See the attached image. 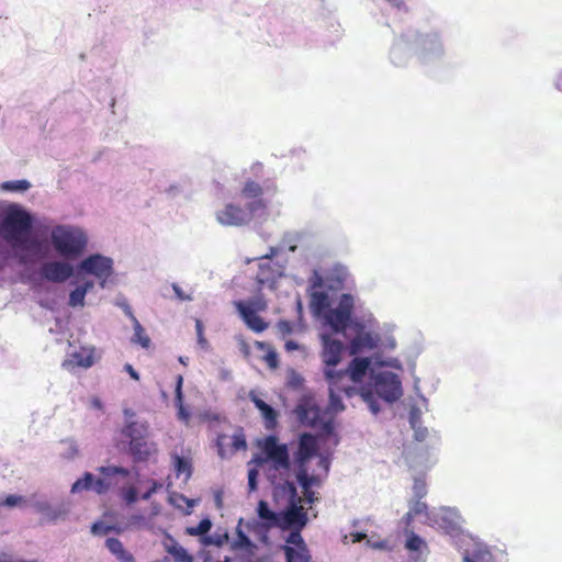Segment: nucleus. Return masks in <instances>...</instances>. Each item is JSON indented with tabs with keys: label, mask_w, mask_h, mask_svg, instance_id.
<instances>
[{
	"label": "nucleus",
	"mask_w": 562,
	"mask_h": 562,
	"mask_svg": "<svg viewBox=\"0 0 562 562\" xmlns=\"http://www.w3.org/2000/svg\"><path fill=\"white\" fill-rule=\"evenodd\" d=\"M102 477L94 479L90 472H86L82 479L77 480L72 486V493L93 490L97 494H105L112 486L117 484L115 477H127L130 470L123 467L108 465L98 469Z\"/></svg>",
	"instance_id": "f257e3e1"
},
{
	"label": "nucleus",
	"mask_w": 562,
	"mask_h": 562,
	"mask_svg": "<svg viewBox=\"0 0 562 562\" xmlns=\"http://www.w3.org/2000/svg\"><path fill=\"white\" fill-rule=\"evenodd\" d=\"M50 237L56 251L66 258L80 256L87 246L83 232L72 226L57 225L52 231Z\"/></svg>",
	"instance_id": "f03ea898"
},
{
	"label": "nucleus",
	"mask_w": 562,
	"mask_h": 562,
	"mask_svg": "<svg viewBox=\"0 0 562 562\" xmlns=\"http://www.w3.org/2000/svg\"><path fill=\"white\" fill-rule=\"evenodd\" d=\"M123 435L130 439L128 450L134 462H145L157 453L156 443L148 439V427L137 422L128 423Z\"/></svg>",
	"instance_id": "7ed1b4c3"
},
{
	"label": "nucleus",
	"mask_w": 562,
	"mask_h": 562,
	"mask_svg": "<svg viewBox=\"0 0 562 562\" xmlns=\"http://www.w3.org/2000/svg\"><path fill=\"white\" fill-rule=\"evenodd\" d=\"M282 490L289 495V505L279 513L278 527L282 530L291 528L304 529L308 522L307 512L302 506V498L297 495L296 486L293 482L285 481Z\"/></svg>",
	"instance_id": "20e7f679"
},
{
	"label": "nucleus",
	"mask_w": 562,
	"mask_h": 562,
	"mask_svg": "<svg viewBox=\"0 0 562 562\" xmlns=\"http://www.w3.org/2000/svg\"><path fill=\"white\" fill-rule=\"evenodd\" d=\"M324 375L329 387V407L335 412H341L345 406L341 395L352 397L358 393L356 383L351 382L348 371L324 368Z\"/></svg>",
	"instance_id": "39448f33"
},
{
	"label": "nucleus",
	"mask_w": 562,
	"mask_h": 562,
	"mask_svg": "<svg viewBox=\"0 0 562 562\" xmlns=\"http://www.w3.org/2000/svg\"><path fill=\"white\" fill-rule=\"evenodd\" d=\"M267 203L263 200L250 201L245 207L228 203L216 213V220L224 226L248 225L258 211H265Z\"/></svg>",
	"instance_id": "423d86ee"
},
{
	"label": "nucleus",
	"mask_w": 562,
	"mask_h": 562,
	"mask_svg": "<svg viewBox=\"0 0 562 562\" xmlns=\"http://www.w3.org/2000/svg\"><path fill=\"white\" fill-rule=\"evenodd\" d=\"M5 238L16 245H24L22 236L32 228L31 215L22 209H11L3 218Z\"/></svg>",
	"instance_id": "0eeeda50"
},
{
	"label": "nucleus",
	"mask_w": 562,
	"mask_h": 562,
	"mask_svg": "<svg viewBox=\"0 0 562 562\" xmlns=\"http://www.w3.org/2000/svg\"><path fill=\"white\" fill-rule=\"evenodd\" d=\"M353 307L352 295L345 293L340 296L337 307L327 308L323 317L333 331L341 334L350 325Z\"/></svg>",
	"instance_id": "6e6552de"
},
{
	"label": "nucleus",
	"mask_w": 562,
	"mask_h": 562,
	"mask_svg": "<svg viewBox=\"0 0 562 562\" xmlns=\"http://www.w3.org/2000/svg\"><path fill=\"white\" fill-rule=\"evenodd\" d=\"M295 414L300 423L305 426L324 428L326 425L324 420L325 413L316 404L313 397H302L295 407Z\"/></svg>",
	"instance_id": "1a4fd4ad"
},
{
	"label": "nucleus",
	"mask_w": 562,
	"mask_h": 562,
	"mask_svg": "<svg viewBox=\"0 0 562 562\" xmlns=\"http://www.w3.org/2000/svg\"><path fill=\"white\" fill-rule=\"evenodd\" d=\"M375 394L389 403L397 401L402 395L398 376L392 372H381L374 378Z\"/></svg>",
	"instance_id": "9d476101"
},
{
	"label": "nucleus",
	"mask_w": 562,
	"mask_h": 562,
	"mask_svg": "<svg viewBox=\"0 0 562 562\" xmlns=\"http://www.w3.org/2000/svg\"><path fill=\"white\" fill-rule=\"evenodd\" d=\"M83 272L94 276L100 280L101 288L105 286L106 280L113 273V261L102 255H91L83 259L79 266Z\"/></svg>",
	"instance_id": "9b49d317"
},
{
	"label": "nucleus",
	"mask_w": 562,
	"mask_h": 562,
	"mask_svg": "<svg viewBox=\"0 0 562 562\" xmlns=\"http://www.w3.org/2000/svg\"><path fill=\"white\" fill-rule=\"evenodd\" d=\"M236 310L238 311L241 319L245 324L255 333H262L268 328V323H266L262 317L257 314V311H262L266 308V303L261 301L257 302H244L237 301L235 302Z\"/></svg>",
	"instance_id": "f8f14e48"
},
{
	"label": "nucleus",
	"mask_w": 562,
	"mask_h": 562,
	"mask_svg": "<svg viewBox=\"0 0 562 562\" xmlns=\"http://www.w3.org/2000/svg\"><path fill=\"white\" fill-rule=\"evenodd\" d=\"M263 452L267 458L272 461L276 470H289L290 469V457L288 447L285 445H279L278 439L274 436L266 438L263 443Z\"/></svg>",
	"instance_id": "ddd939ff"
},
{
	"label": "nucleus",
	"mask_w": 562,
	"mask_h": 562,
	"mask_svg": "<svg viewBox=\"0 0 562 562\" xmlns=\"http://www.w3.org/2000/svg\"><path fill=\"white\" fill-rule=\"evenodd\" d=\"M317 441L312 434L304 432L300 436L297 450L294 453V461L297 465V471L308 470L306 463L317 453Z\"/></svg>",
	"instance_id": "4468645a"
},
{
	"label": "nucleus",
	"mask_w": 562,
	"mask_h": 562,
	"mask_svg": "<svg viewBox=\"0 0 562 562\" xmlns=\"http://www.w3.org/2000/svg\"><path fill=\"white\" fill-rule=\"evenodd\" d=\"M321 339L323 345L321 353L323 363L325 364V368L334 369L341 360L344 345L340 340L333 339L327 334H323Z\"/></svg>",
	"instance_id": "2eb2a0df"
},
{
	"label": "nucleus",
	"mask_w": 562,
	"mask_h": 562,
	"mask_svg": "<svg viewBox=\"0 0 562 562\" xmlns=\"http://www.w3.org/2000/svg\"><path fill=\"white\" fill-rule=\"evenodd\" d=\"M41 273L48 281L60 283L72 276L74 269L67 262L50 261L42 266Z\"/></svg>",
	"instance_id": "dca6fc26"
},
{
	"label": "nucleus",
	"mask_w": 562,
	"mask_h": 562,
	"mask_svg": "<svg viewBox=\"0 0 562 562\" xmlns=\"http://www.w3.org/2000/svg\"><path fill=\"white\" fill-rule=\"evenodd\" d=\"M95 349L94 348H81L79 351H76L70 355V359L65 360L63 367L65 368H74L80 367L88 369L92 367L95 362Z\"/></svg>",
	"instance_id": "f3484780"
},
{
	"label": "nucleus",
	"mask_w": 562,
	"mask_h": 562,
	"mask_svg": "<svg viewBox=\"0 0 562 562\" xmlns=\"http://www.w3.org/2000/svg\"><path fill=\"white\" fill-rule=\"evenodd\" d=\"M281 276L279 268L269 259L259 265L256 280L260 285H271Z\"/></svg>",
	"instance_id": "a211bd4d"
},
{
	"label": "nucleus",
	"mask_w": 562,
	"mask_h": 562,
	"mask_svg": "<svg viewBox=\"0 0 562 562\" xmlns=\"http://www.w3.org/2000/svg\"><path fill=\"white\" fill-rule=\"evenodd\" d=\"M251 401L255 404V406L259 409L261 417L265 420L266 429H274L278 424V412L272 406H270L256 395L251 396Z\"/></svg>",
	"instance_id": "6ab92c4d"
},
{
	"label": "nucleus",
	"mask_w": 562,
	"mask_h": 562,
	"mask_svg": "<svg viewBox=\"0 0 562 562\" xmlns=\"http://www.w3.org/2000/svg\"><path fill=\"white\" fill-rule=\"evenodd\" d=\"M369 367L370 360L368 358H355L350 361L346 371H348V375L350 376L351 382L356 383L357 385L362 381Z\"/></svg>",
	"instance_id": "aec40b11"
},
{
	"label": "nucleus",
	"mask_w": 562,
	"mask_h": 562,
	"mask_svg": "<svg viewBox=\"0 0 562 562\" xmlns=\"http://www.w3.org/2000/svg\"><path fill=\"white\" fill-rule=\"evenodd\" d=\"M166 539L167 541L164 543L165 550L172 555L175 562H193V557L175 538L167 535Z\"/></svg>",
	"instance_id": "412c9836"
},
{
	"label": "nucleus",
	"mask_w": 562,
	"mask_h": 562,
	"mask_svg": "<svg viewBox=\"0 0 562 562\" xmlns=\"http://www.w3.org/2000/svg\"><path fill=\"white\" fill-rule=\"evenodd\" d=\"M105 547L120 562H135L133 554L124 549L120 539L108 538L105 540Z\"/></svg>",
	"instance_id": "4be33fe9"
},
{
	"label": "nucleus",
	"mask_w": 562,
	"mask_h": 562,
	"mask_svg": "<svg viewBox=\"0 0 562 562\" xmlns=\"http://www.w3.org/2000/svg\"><path fill=\"white\" fill-rule=\"evenodd\" d=\"M296 479L304 490V497L308 504L315 501V493L311 486L317 481L316 476L310 475L308 470H300L296 472Z\"/></svg>",
	"instance_id": "5701e85b"
},
{
	"label": "nucleus",
	"mask_w": 562,
	"mask_h": 562,
	"mask_svg": "<svg viewBox=\"0 0 562 562\" xmlns=\"http://www.w3.org/2000/svg\"><path fill=\"white\" fill-rule=\"evenodd\" d=\"M286 562H310L311 554L308 548H294L292 546H283L282 548Z\"/></svg>",
	"instance_id": "b1692460"
},
{
	"label": "nucleus",
	"mask_w": 562,
	"mask_h": 562,
	"mask_svg": "<svg viewBox=\"0 0 562 562\" xmlns=\"http://www.w3.org/2000/svg\"><path fill=\"white\" fill-rule=\"evenodd\" d=\"M255 346L257 349L266 351V355L263 356L262 360L271 370H276L279 367V356L274 348L270 344L265 341H256Z\"/></svg>",
	"instance_id": "393cba45"
},
{
	"label": "nucleus",
	"mask_w": 562,
	"mask_h": 562,
	"mask_svg": "<svg viewBox=\"0 0 562 562\" xmlns=\"http://www.w3.org/2000/svg\"><path fill=\"white\" fill-rule=\"evenodd\" d=\"M311 305L318 315H324L327 308H330L328 294L324 291H314L311 294Z\"/></svg>",
	"instance_id": "a878e982"
},
{
	"label": "nucleus",
	"mask_w": 562,
	"mask_h": 562,
	"mask_svg": "<svg viewBox=\"0 0 562 562\" xmlns=\"http://www.w3.org/2000/svg\"><path fill=\"white\" fill-rule=\"evenodd\" d=\"M182 384H183V376L181 374H179L176 378L175 403H176V406L178 407L179 417L182 419H188L189 413L186 411V408L183 406Z\"/></svg>",
	"instance_id": "bb28decb"
},
{
	"label": "nucleus",
	"mask_w": 562,
	"mask_h": 562,
	"mask_svg": "<svg viewBox=\"0 0 562 562\" xmlns=\"http://www.w3.org/2000/svg\"><path fill=\"white\" fill-rule=\"evenodd\" d=\"M240 194L244 199H249L252 201L262 200L261 195L263 194V189L258 182L248 180L245 182Z\"/></svg>",
	"instance_id": "cd10ccee"
},
{
	"label": "nucleus",
	"mask_w": 562,
	"mask_h": 562,
	"mask_svg": "<svg viewBox=\"0 0 562 562\" xmlns=\"http://www.w3.org/2000/svg\"><path fill=\"white\" fill-rule=\"evenodd\" d=\"M257 513L262 520L269 522V526L278 527L279 514L272 512L266 501H259Z\"/></svg>",
	"instance_id": "c85d7f7f"
},
{
	"label": "nucleus",
	"mask_w": 562,
	"mask_h": 562,
	"mask_svg": "<svg viewBox=\"0 0 562 562\" xmlns=\"http://www.w3.org/2000/svg\"><path fill=\"white\" fill-rule=\"evenodd\" d=\"M247 448V442L245 435L241 429L236 431L233 436H231V447L228 448V456L236 453L239 450H245Z\"/></svg>",
	"instance_id": "c756f323"
},
{
	"label": "nucleus",
	"mask_w": 562,
	"mask_h": 562,
	"mask_svg": "<svg viewBox=\"0 0 562 562\" xmlns=\"http://www.w3.org/2000/svg\"><path fill=\"white\" fill-rule=\"evenodd\" d=\"M175 471L177 475L184 474L186 477H190L192 474L191 462L186 458L175 456Z\"/></svg>",
	"instance_id": "7c9ffc66"
},
{
	"label": "nucleus",
	"mask_w": 562,
	"mask_h": 562,
	"mask_svg": "<svg viewBox=\"0 0 562 562\" xmlns=\"http://www.w3.org/2000/svg\"><path fill=\"white\" fill-rule=\"evenodd\" d=\"M290 530L291 531L285 539V541L288 543L286 546H292L294 548H306L307 546L301 535V531L303 529L291 528Z\"/></svg>",
	"instance_id": "2f4dec72"
},
{
	"label": "nucleus",
	"mask_w": 562,
	"mask_h": 562,
	"mask_svg": "<svg viewBox=\"0 0 562 562\" xmlns=\"http://www.w3.org/2000/svg\"><path fill=\"white\" fill-rule=\"evenodd\" d=\"M86 294H87V289L79 288V286L76 288L75 290H72L70 292L69 305L71 307L83 306Z\"/></svg>",
	"instance_id": "473e14b6"
},
{
	"label": "nucleus",
	"mask_w": 562,
	"mask_h": 562,
	"mask_svg": "<svg viewBox=\"0 0 562 562\" xmlns=\"http://www.w3.org/2000/svg\"><path fill=\"white\" fill-rule=\"evenodd\" d=\"M212 527V524L210 521V519L205 518V519H202L198 526L195 527H188L186 532L190 536H204L205 533H207L210 531Z\"/></svg>",
	"instance_id": "72a5a7b5"
},
{
	"label": "nucleus",
	"mask_w": 562,
	"mask_h": 562,
	"mask_svg": "<svg viewBox=\"0 0 562 562\" xmlns=\"http://www.w3.org/2000/svg\"><path fill=\"white\" fill-rule=\"evenodd\" d=\"M360 395L363 398V401L368 404L370 411L373 414H378L380 412L378 398L375 397V394L371 390H361Z\"/></svg>",
	"instance_id": "f704fd0d"
},
{
	"label": "nucleus",
	"mask_w": 562,
	"mask_h": 562,
	"mask_svg": "<svg viewBox=\"0 0 562 562\" xmlns=\"http://www.w3.org/2000/svg\"><path fill=\"white\" fill-rule=\"evenodd\" d=\"M217 451L222 458L228 457V448L231 447V436L218 435L216 440Z\"/></svg>",
	"instance_id": "c9c22d12"
},
{
	"label": "nucleus",
	"mask_w": 562,
	"mask_h": 562,
	"mask_svg": "<svg viewBox=\"0 0 562 562\" xmlns=\"http://www.w3.org/2000/svg\"><path fill=\"white\" fill-rule=\"evenodd\" d=\"M424 544L425 542L419 536H417L414 532H411L409 536L407 537L405 548L408 549L409 551H419Z\"/></svg>",
	"instance_id": "e433bc0d"
},
{
	"label": "nucleus",
	"mask_w": 562,
	"mask_h": 562,
	"mask_svg": "<svg viewBox=\"0 0 562 562\" xmlns=\"http://www.w3.org/2000/svg\"><path fill=\"white\" fill-rule=\"evenodd\" d=\"M119 306L123 310V312L125 313V315L132 321L133 323V328L134 329H137L138 331H142V325L140 323L138 322V319L136 318V316L134 315L133 311H132V307L130 306V304L127 302H121L119 303Z\"/></svg>",
	"instance_id": "4c0bfd02"
},
{
	"label": "nucleus",
	"mask_w": 562,
	"mask_h": 562,
	"mask_svg": "<svg viewBox=\"0 0 562 562\" xmlns=\"http://www.w3.org/2000/svg\"><path fill=\"white\" fill-rule=\"evenodd\" d=\"M31 187L27 180L8 181L3 183V188L12 191H25Z\"/></svg>",
	"instance_id": "58836bf2"
},
{
	"label": "nucleus",
	"mask_w": 562,
	"mask_h": 562,
	"mask_svg": "<svg viewBox=\"0 0 562 562\" xmlns=\"http://www.w3.org/2000/svg\"><path fill=\"white\" fill-rule=\"evenodd\" d=\"M370 340V336L369 335H366V336H357L355 337L351 342H350V350H351V353H357L359 352L366 345L367 342Z\"/></svg>",
	"instance_id": "ea45409f"
},
{
	"label": "nucleus",
	"mask_w": 562,
	"mask_h": 562,
	"mask_svg": "<svg viewBox=\"0 0 562 562\" xmlns=\"http://www.w3.org/2000/svg\"><path fill=\"white\" fill-rule=\"evenodd\" d=\"M121 497L127 505H131L137 501V490L134 486L123 488Z\"/></svg>",
	"instance_id": "a19ab883"
},
{
	"label": "nucleus",
	"mask_w": 562,
	"mask_h": 562,
	"mask_svg": "<svg viewBox=\"0 0 562 562\" xmlns=\"http://www.w3.org/2000/svg\"><path fill=\"white\" fill-rule=\"evenodd\" d=\"M134 341L138 342L143 348H148L150 345L149 337L145 334L144 328L142 327V331L134 329Z\"/></svg>",
	"instance_id": "79ce46f5"
},
{
	"label": "nucleus",
	"mask_w": 562,
	"mask_h": 562,
	"mask_svg": "<svg viewBox=\"0 0 562 562\" xmlns=\"http://www.w3.org/2000/svg\"><path fill=\"white\" fill-rule=\"evenodd\" d=\"M277 329L282 337H285L293 331V325L290 321L281 319L277 323Z\"/></svg>",
	"instance_id": "37998d69"
},
{
	"label": "nucleus",
	"mask_w": 562,
	"mask_h": 562,
	"mask_svg": "<svg viewBox=\"0 0 562 562\" xmlns=\"http://www.w3.org/2000/svg\"><path fill=\"white\" fill-rule=\"evenodd\" d=\"M24 502L22 496L8 495L3 501L0 502V506L14 507L19 506Z\"/></svg>",
	"instance_id": "c03bdc74"
},
{
	"label": "nucleus",
	"mask_w": 562,
	"mask_h": 562,
	"mask_svg": "<svg viewBox=\"0 0 562 562\" xmlns=\"http://www.w3.org/2000/svg\"><path fill=\"white\" fill-rule=\"evenodd\" d=\"M195 330L198 335V342L201 345V347L205 348L207 346V340L204 337L203 334V324L201 319H195Z\"/></svg>",
	"instance_id": "a18cd8bd"
},
{
	"label": "nucleus",
	"mask_w": 562,
	"mask_h": 562,
	"mask_svg": "<svg viewBox=\"0 0 562 562\" xmlns=\"http://www.w3.org/2000/svg\"><path fill=\"white\" fill-rule=\"evenodd\" d=\"M304 383V379L301 374L292 371L289 378V385L294 389H300Z\"/></svg>",
	"instance_id": "49530a36"
},
{
	"label": "nucleus",
	"mask_w": 562,
	"mask_h": 562,
	"mask_svg": "<svg viewBox=\"0 0 562 562\" xmlns=\"http://www.w3.org/2000/svg\"><path fill=\"white\" fill-rule=\"evenodd\" d=\"M427 504L422 502L420 499H417L413 506L409 508V510L415 514V516L427 514Z\"/></svg>",
	"instance_id": "de8ad7c7"
},
{
	"label": "nucleus",
	"mask_w": 562,
	"mask_h": 562,
	"mask_svg": "<svg viewBox=\"0 0 562 562\" xmlns=\"http://www.w3.org/2000/svg\"><path fill=\"white\" fill-rule=\"evenodd\" d=\"M310 282H311V288L314 290L322 289L324 286V279L316 270L313 271Z\"/></svg>",
	"instance_id": "09e8293b"
},
{
	"label": "nucleus",
	"mask_w": 562,
	"mask_h": 562,
	"mask_svg": "<svg viewBox=\"0 0 562 562\" xmlns=\"http://www.w3.org/2000/svg\"><path fill=\"white\" fill-rule=\"evenodd\" d=\"M257 476L258 471L256 469H250L248 471V487L250 492H254L257 490Z\"/></svg>",
	"instance_id": "8fccbe9b"
},
{
	"label": "nucleus",
	"mask_w": 562,
	"mask_h": 562,
	"mask_svg": "<svg viewBox=\"0 0 562 562\" xmlns=\"http://www.w3.org/2000/svg\"><path fill=\"white\" fill-rule=\"evenodd\" d=\"M111 529V526H105L102 522H94L91 527V531L94 535H106Z\"/></svg>",
	"instance_id": "3c124183"
},
{
	"label": "nucleus",
	"mask_w": 562,
	"mask_h": 562,
	"mask_svg": "<svg viewBox=\"0 0 562 562\" xmlns=\"http://www.w3.org/2000/svg\"><path fill=\"white\" fill-rule=\"evenodd\" d=\"M36 507L41 513L47 514L49 516V520H56L59 517V515L56 513H54L52 515L49 514L50 508H49L48 504H46V503H40L36 505Z\"/></svg>",
	"instance_id": "603ef678"
},
{
	"label": "nucleus",
	"mask_w": 562,
	"mask_h": 562,
	"mask_svg": "<svg viewBox=\"0 0 562 562\" xmlns=\"http://www.w3.org/2000/svg\"><path fill=\"white\" fill-rule=\"evenodd\" d=\"M172 289H173L176 296L180 301H191L192 300V297L189 294H186L178 284H176V283L172 284Z\"/></svg>",
	"instance_id": "864d4df0"
},
{
	"label": "nucleus",
	"mask_w": 562,
	"mask_h": 562,
	"mask_svg": "<svg viewBox=\"0 0 562 562\" xmlns=\"http://www.w3.org/2000/svg\"><path fill=\"white\" fill-rule=\"evenodd\" d=\"M414 490H415L416 496L419 499L426 495V486H425V483H423V482H420V483L416 482L414 485Z\"/></svg>",
	"instance_id": "5fc2aeb1"
},
{
	"label": "nucleus",
	"mask_w": 562,
	"mask_h": 562,
	"mask_svg": "<svg viewBox=\"0 0 562 562\" xmlns=\"http://www.w3.org/2000/svg\"><path fill=\"white\" fill-rule=\"evenodd\" d=\"M124 369H125V371L130 374V376H131L133 380H135V381H138V380H139V374H138V372L133 368V366H132V364L126 363V364L124 366Z\"/></svg>",
	"instance_id": "6e6d98bb"
},
{
	"label": "nucleus",
	"mask_w": 562,
	"mask_h": 562,
	"mask_svg": "<svg viewBox=\"0 0 562 562\" xmlns=\"http://www.w3.org/2000/svg\"><path fill=\"white\" fill-rule=\"evenodd\" d=\"M158 487H159V484L157 482L153 481L151 487L142 495V498L145 501L149 499L151 497V495L157 491Z\"/></svg>",
	"instance_id": "4d7b16f0"
},
{
	"label": "nucleus",
	"mask_w": 562,
	"mask_h": 562,
	"mask_svg": "<svg viewBox=\"0 0 562 562\" xmlns=\"http://www.w3.org/2000/svg\"><path fill=\"white\" fill-rule=\"evenodd\" d=\"M300 348L299 344L294 340H288L285 344H284V349L288 351V352H291V351H294V350H297Z\"/></svg>",
	"instance_id": "13d9d810"
},
{
	"label": "nucleus",
	"mask_w": 562,
	"mask_h": 562,
	"mask_svg": "<svg viewBox=\"0 0 562 562\" xmlns=\"http://www.w3.org/2000/svg\"><path fill=\"white\" fill-rule=\"evenodd\" d=\"M415 517H416V516H415V514H413L411 510H408V512L405 514V516H404V520H405V524H406V526H407V527L412 524V521H413V519H414Z\"/></svg>",
	"instance_id": "bf43d9fd"
},
{
	"label": "nucleus",
	"mask_w": 562,
	"mask_h": 562,
	"mask_svg": "<svg viewBox=\"0 0 562 562\" xmlns=\"http://www.w3.org/2000/svg\"><path fill=\"white\" fill-rule=\"evenodd\" d=\"M426 435H427V429L426 428L425 429L416 430V432H415V437H416L417 440H424Z\"/></svg>",
	"instance_id": "052dcab7"
},
{
	"label": "nucleus",
	"mask_w": 562,
	"mask_h": 562,
	"mask_svg": "<svg viewBox=\"0 0 562 562\" xmlns=\"http://www.w3.org/2000/svg\"><path fill=\"white\" fill-rule=\"evenodd\" d=\"M69 450H70V452L67 456V458H74L75 456L78 454V449H77V447L75 445L70 443L69 445Z\"/></svg>",
	"instance_id": "680f3d73"
},
{
	"label": "nucleus",
	"mask_w": 562,
	"mask_h": 562,
	"mask_svg": "<svg viewBox=\"0 0 562 562\" xmlns=\"http://www.w3.org/2000/svg\"><path fill=\"white\" fill-rule=\"evenodd\" d=\"M555 86L560 91H562V72L558 76Z\"/></svg>",
	"instance_id": "e2e57ef3"
},
{
	"label": "nucleus",
	"mask_w": 562,
	"mask_h": 562,
	"mask_svg": "<svg viewBox=\"0 0 562 562\" xmlns=\"http://www.w3.org/2000/svg\"><path fill=\"white\" fill-rule=\"evenodd\" d=\"M92 405H93L95 408H99V409H101V408H102V403H101V401H100L99 398H97V397H94V398L92 400Z\"/></svg>",
	"instance_id": "0e129e2a"
},
{
	"label": "nucleus",
	"mask_w": 562,
	"mask_h": 562,
	"mask_svg": "<svg viewBox=\"0 0 562 562\" xmlns=\"http://www.w3.org/2000/svg\"><path fill=\"white\" fill-rule=\"evenodd\" d=\"M79 288H83V289H87V292L93 288V282L92 281H87L83 285H80Z\"/></svg>",
	"instance_id": "69168bd1"
},
{
	"label": "nucleus",
	"mask_w": 562,
	"mask_h": 562,
	"mask_svg": "<svg viewBox=\"0 0 562 562\" xmlns=\"http://www.w3.org/2000/svg\"><path fill=\"white\" fill-rule=\"evenodd\" d=\"M367 536L366 533H356L355 535V541H361L362 539H364Z\"/></svg>",
	"instance_id": "338daca9"
},
{
	"label": "nucleus",
	"mask_w": 562,
	"mask_h": 562,
	"mask_svg": "<svg viewBox=\"0 0 562 562\" xmlns=\"http://www.w3.org/2000/svg\"><path fill=\"white\" fill-rule=\"evenodd\" d=\"M463 562H476L474 559H472L471 557H469L468 554H465L463 557Z\"/></svg>",
	"instance_id": "774afa93"
}]
</instances>
